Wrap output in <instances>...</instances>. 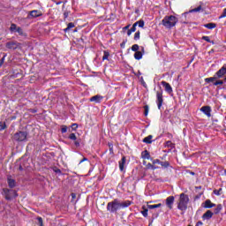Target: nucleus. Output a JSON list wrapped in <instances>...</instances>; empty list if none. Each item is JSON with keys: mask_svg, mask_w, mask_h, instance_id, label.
<instances>
[{"mask_svg": "<svg viewBox=\"0 0 226 226\" xmlns=\"http://www.w3.org/2000/svg\"><path fill=\"white\" fill-rule=\"evenodd\" d=\"M152 139H153V136L149 135L148 137H146L143 139V142H145L146 144H151V142H153Z\"/></svg>", "mask_w": 226, "mask_h": 226, "instance_id": "obj_23", "label": "nucleus"}, {"mask_svg": "<svg viewBox=\"0 0 226 226\" xmlns=\"http://www.w3.org/2000/svg\"><path fill=\"white\" fill-rule=\"evenodd\" d=\"M37 220L40 223V226H43V219L41 217H38Z\"/></svg>", "mask_w": 226, "mask_h": 226, "instance_id": "obj_39", "label": "nucleus"}, {"mask_svg": "<svg viewBox=\"0 0 226 226\" xmlns=\"http://www.w3.org/2000/svg\"><path fill=\"white\" fill-rule=\"evenodd\" d=\"M156 207H162V204H156V205H149V202H147V208L148 209H156Z\"/></svg>", "mask_w": 226, "mask_h": 226, "instance_id": "obj_22", "label": "nucleus"}, {"mask_svg": "<svg viewBox=\"0 0 226 226\" xmlns=\"http://www.w3.org/2000/svg\"><path fill=\"white\" fill-rule=\"evenodd\" d=\"M142 209L143 211H141V214L143 215V216H145V218H147L148 210L147 208H146V207H142Z\"/></svg>", "mask_w": 226, "mask_h": 226, "instance_id": "obj_25", "label": "nucleus"}, {"mask_svg": "<svg viewBox=\"0 0 226 226\" xmlns=\"http://www.w3.org/2000/svg\"><path fill=\"white\" fill-rule=\"evenodd\" d=\"M86 161H87V159L84 158L82 161H80V163H82V162H86Z\"/></svg>", "mask_w": 226, "mask_h": 226, "instance_id": "obj_51", "label": "nucleus"}, {"mask_svg": "<svg viewBox=\"0 0 226 226\" xmlns=\"http://www.w3.org/2000/svg\"><path fill=\"white\" fill-rule=\"evenodd\" d=\"M3 192L6 200H11V199H15L19 195L15 190L4 189Z\"/></svg>", "mask_w": 226, "mask_h": 226, "instance_id": "obj_4", "label": "nucleus"}, {"mask_svg": "<svg viewBox=\"0 0 226 226\" xmlns=\"http://www.w3.org/2000/svg\"><path fill=\"white\" fill-rule=\"evenodd\" d=\"M140 39V32H137L134 35V40H139Z\"/></svg>", "mask_w": 226, "mask_h": 226, "instance_id": "obj_33", "label": "nucleus"}, {"mask_svg": "<svg viewBox=\"0 0 226 226\" xmlns=\"http://www.w3.org/2000/svg\"><path fill=\"white\" fill-rule=\"evenodd\" d=\"M203 27H207V29H215V27H216V24L215 23L205 24L203 25Z\"/></svg>", "mask_w": 226, "mask_h": 226, "instance_id": "obj_20", "label": "nucleus"}, {"mask_svg": "<svg viewBox=\"0 0 226 226\" xmlns=\"http://www.w3.org/2000/svg\"><path fill=\"white\" fill-rule=\"evenodd\" d=\"M6 56H4L1 60H0V68L1 66H3V64H4V59H5Z\"/></svg>", "mask_w": 226, "mask_h": 226, "instance_id": "obj_40", "label": "nucleus"}, {"mask_svg": "<svg viewBox=\"0 0 226 226\" xmlns=\"http://www.w3.org/2000/svg\"><path fill=\"white\" fill-rule=\"evenodd\" d=\"M226 17V9L223 10L222 14L221 15V19H223Z\"/></svg>", "mask_w": 226, "mask_h": 226, "instance_id": "obj_43", "label": "nucleus"}, {"mask_svg": "<svg viewBox=\"0 0 226 226\" xmlns=\"http://www.w3.org/2000/svg\"><path fill=\"white\" fill-rule=\"evenodd\" d=\"M130 26L131 25H127V26H124L123 29H130Z\"/></svg>", "mask_w": 226, "mask_h": 226, "instance_id": "obj_47", "label": "nucleus"}, {"mask_svg": "<svg viewBox=\"0 0 226 226\" xmlns=\"http://www.w3.org/2000/svg\"><path fill=\"white\" fill-rule=\"evenodd\" d=\"M222 211V205H218L217 207L215 209V215H218Z\"/></svg>", "mask_w": 226, "mask_h": 226, "instance_id": "obj_28", "label": "nucleus"}, {"mask_svg": "<svg viewBox=\"0 0 226 226\" xmlns=\"http://www.w3.org/2000/svg\"><path fill=\"white\" fill-rule=\"evenodd\" d=\"M132 50L133 52H138V50H139V46H138L137 44L132 45Z\"/></svg>", "mask_w": 226, "mask_h": 226, "instance_id": "obj_30", "label": "nucleus"}, {"mask_svg": "<svg viewBox=\"0 0 226 226\" xmlns=\"http://www.w3.org/2000/svg\"><path fill=\"white\" fill-rule=\"evenodd\" d=\"M215 80H216V77L205 79V82H215Z\"/></svg>", "mask_w": 226, "mask_h": 226, "instance_id": "obj_27", "label": "nucleus"}, {"mask_svg": "<svg viewBox=\"0 0 226 226\" xmlns=\"http://www.w3.org/2000/svg\"><path fill=\"white\" fill-rule=\"evenodd\" d=\"M177 18L176 16H165L164 19H162V26L164 27H174L176 24H177Z\"/></svg>", "mask_w": 226, "mask_h": 226, "instance_id": "obj_2", "label": "nucleus"}, {"mask_svg": "<svg viewBox=\"0 0 226 226\" xmlns=\"http://www.w3.org/2000/svg\"><path fill=\"white\" fill-rule=\"evenodd\" d=\"M41 11L34 10L28 12L27 19H36L37 17H41Z\"/></svg>", "mask_w": 226, "mask_h": 226, "instance_id": "obj_8", "label": "nucleus"}, {"mask_svg": "<svg viewBox=\"0 0 226 226\" xmlns=\"http://www.w3.org/2000/svg\"><path fill=\"white\" fill-rule=\"evenodd\" d=\"M132 33H135V29H133V30H129V31L127 32L128 36H130V35L132 34Z\"/></svg>", "mask_w": 226, "mask_h": 226, "instance_id": "obj_45", "label": "nucleus"}, {"mask_svg": "<svg viewBox=\"0 0 226 226\" xmlns=\"http://www.w3.org/2000/svg\"><path fill=\"white\" fill-rule=\"evenodd\" d=\"M72 199H75L77 196L75 195V193H72Z\"/></svg>", "mask_w": 226, "mask_h": 226, "instance_id": "obj_50", "label": "nucleus"}, {"mask_svg": "<svg viewBox=\"0 0 226 226\" xmlns=\"http://www.w3.org/2000/svg\"><path fill=\"white\" fill-rule=\"evenodd\" d=\"M141 53H143L144 54V48H142V52Z\"/></svg>", "mask_w": 226, "mask_h": 226, "instance_id": "obj_53", "label": "nucleus"}, {"mask_svg": "<svg viewBox=\"0 0 226 226\" xmlns=\"http://www.w3.org/2000/svg\"><path fill=\"white\" fill-rule=\"evenodd\" d=\"M174 196H170L166 199V205L170 209H172V204H174Z\"/></svg>", "mask_w": 226, "mask_h": 226, "instance_id": "obj_12", "label": "nucleus"}, {"mask_svg": "<svg viewBox=\"0 0 226 226\" xmlns=\"http://www.w3.org/2000/svg\"><path fill=\"white\" fill-rule=\"evenodd\" d=\"M223 85V81L222 80H217L214 83V86H222Z\"/></svg>", "mask_w": 226, "mask_h": 226, "instance_id": "obj_32", "label": "nucleus"}, {"mask_svg": "<svg viewBox=\"0 0 226 226\" xmlns=\"http://www.w3.org/2000/svg\"><path fill=\"white\" fill-rule=\"evenodd\" d=\"M6 56H4L1 60H0V68L1 66H3V64H4V59H5Z\"/></svg>", "mask_w": 226, "mask_h": 226, "instance_id": "obj_41", "label": "nucleus"}, {"mask_svg": "<svg viewBox=\"0 0 226 226\" xmlns=\"http://www.w3.org/2000/svg\"><path fill=\"white\" fill-rule=\"evenodd\" d=\"M216 205L213 202L210 201V200H207L204 202L203 207H205V209H211V207H215Z\"/></svg>", "mask_w": 226, "mask_h": 226, "instance_id": "obj_11", "label": "nucleus"}, {"mask_svg": "<svg viewBox=\"0 0 226 226\" xmlns=\"http://www.w3.org/2000/svg\"><path fill=\"white\" fill-rule=\"evenodd\" d=\"M144 158H147V160H149L151 158V156L149 155V153H147V151H145Z\"/></svg>", "mask_w": 226, "mask_h": 226, "instance_id": "obj_38", "label": "nucleus"}, {"mask_svg": "<svg viewBox=\"0 0 226 226\" xmlns=\"http://www.w3.org/2000/svg\"><path fill=\"white\" fill-rule=\"evenodd\" d=\"M103 100V96L95 95L90 98V102H94V103H100Z\"/></svg>", "mask_w": 226, "mask_h": 226, "instance_id": "obj_14", "label": "nucleus"}, {"mask_svg": "<svg viewBox=\"0 0 226 226\" xmlns=\"http://www.w3.org/2000/svg\"><path fill=\"white\" fill-rule=\"evenodd\" d=\"M16 26L15 25H11V29H16Z\"/></svg>", "mask_w": 226, "mask_h": 226, "instance_id": "obj_49", "label": "nucleus"}, {"mask_svg": "<svg viewBox=\"0 0 226 226\" xmlns=\"http://www.w3.org/2000/svg\"><path fill=\"white\" fill-rule=\"evenodd\" d=\"M200 10H202V6H198L197 8H194L192 10L189 11V13H193V12H197V11H200Z\"/></svg>", "mask_w": 226, "mask_h": 226, "instance_id": "obj_24", "label": "nucleus"}, {"mask_svg": "<svg viewBox=\"0 0 226 226\" xmlns=\"http://www.w3.org/2000/svg\"><path fill=\"white\" fill-rule=\"evenodd\" d=\"M55 172H56V174H61V170H59V169L55 170Z\"/></svg>", "mask_w": 226, "mask_h": 226, "instance_id": "obj_46", "label": "nucleus"}, {"mask_svg": "<svg viewBox=\"0 0 226 226\" xmlns=\"http://www.w3.org/2000/svg\"><path fill=\"white\" fill-rule=\"evenodd\" d=\"M142 56H144L143 53L140 51H136L134 54V58L137 59V61H140V59H142Z\"/></svg>", "mask_w": 226, "mask_h": 226, "instance_id": "obj_19", "label": "nucleus"}, {"mask_svg": "<svg viewBox=\"0 0 226 226\" xmlns=\"http://www.w3.org/2000/svg\"><path fill=\"white\" fill-rule=\"evenodd\" d=\"M131 204L132 203L130 201H124V202L119 203L120 209H123L124 207H128V206H131Z\"/></svg>", "mask_w": 226, "mask_h": 226, "instance_id": "obj_21", "label": "nucleus"}, {"mask_svg": "<svg viewBox=\"0 0 226 226\" xmlns=\"http://www.w3.org/2000/svg\"><path fill=\"white\" fill-rule=\"evenodd\" d=\"M149 114V106H145V116H147Z\"/></svg>", "mask_w": 226, "mask_h": 226, "instance_id": "obj_37", "label": "nucleus"}, {"mask_svg": "<svg viewBox=\"0 0 226 226\" xmlns=\"http://www.w3.org/2000/svg\"><path fill=\"white\" fill-rule=\"evenodd\" d=\"M190 202V197L188 194L181 193L179 195L177 209L180 211H186L188 209V203Z\"/></svg>", "mask_w": 226, "mask_h": 226, "instance_id": "obj_1", "label": "nucleus"}, {"mask_svg": "<svg viewBox=\"0 0 226 226\" xmlns=\"http://www.w3.org/2000/svg\"><path fill=\"white\" fill-rule=\"evenodd\" d=\"M4 128H6V125H4V126L2 127V130H4Z\"/></svg>", "mask_w": 226, "mask_h": 226, "instance_id": "obj_52", "label": "nucleus"}, {"mask_svg": "<svg viewBox=\"0 0 226 226\" xmlns=\"http://www.w3.org/2000/svg\"><path fill=\"white\" fill-rule=\"evenodd\" d=\"M72 130H77V128H79V124H72Z\"/></svg>", "mask_w": 226, "mask_h": 226, "instance_id": "obj_42", "label": "nucleus"}, {"mask_svg": "<svg viewBox=\"0 0 226 226\" xmlns=\"http://www.w3.org/2000/svg\"><path fill=\"white\" fill-rule=\"evenodd\" d=\"M223 75H226V65L222 66L217 72L216 77L217 79H222Z\"/></svg>", "mask_w": 226, "mask_h": 226, "instance_id": "obj_10", "label": "nucleus"}, {"mask_svg": "<svg viewBox=\"0 0 226 226\" xmlns=\"http://www.w3.org/2000/svg\"><path fill=\"white\" fill-rule=\"evenodd\" d=\"M121 47H124V44H122V45H121Z\"/></svg>", "mask_w": 226, "mask_h": 226, "instance_id": "obj_54", "label": "nucleus"}, {"mask_svg": "<svg viewBox=\"0 0 226 226\" xmlns=\"http://www.w3.org/2000/svg\"><path fill=\"white\" fill-rule=\"evenodd\" d=\"M147 169H152V170H156V167H154L153 164H151V163H148L147 165Z\"/></svg>", "mask_w": 226, "mask_h": 226, "instance_id": "obj_35", "label": "nucleus"}, {"mask_svg": "<svg viewBox=\"0 0 226 226\" xmlns=\"http://www.w3.org/2000/svg\"><path fill=\"white\" fill-rule=\"evenodd\" d=\"M68 132V127L66 125L62 126V133H66Z\"/></svg>", "mask_w": 226, "mask_h": 226, "instance_id": "obj_34", "label": "nucleus"}, {"mask_svg": "<svg viewBox=\"0 0 226 226\" xmlns=\"http://www.w3.org/2000/svg\"><path fill=\"white\" fill-rule=\"evenodd\" d=\"M137 27H144V21L139 20L135 22L131 27V29H137Z\"/></svg>", "mask_w": 226, "mask_h": 226, "instance_id": "obj_15", "label": "nucleus"}, {"mask_svg": "<svg viewBox=\"0 0 226 226\" xmlns=\"http://www.w3.org/2000/svg\"><path fill=\"white\" fill-rule=\"evenodd\" d=\"M69 139H71V140H77V136L75 133H71Z\"/></svg>", "mask_w": 226, "mask_h": 226, "instance_id": "obj_31", "label": "nucleus"}, {"mask_svg": "<svg viewBox=\"0 0 226 226\" xmlns=\"http://www.w3.org/2000/svg\"><path fill=\"white\" fill-rule=\"evenodd\" d=\"M153 163L155 164V163H160V160H154L153 161Z\"/></svg>", "mask_w": 226, "mask_h": 226, "instance_id": "obj_48", "label": "nucleus"}, {"mask_svg": "<svg viewBox=\"0 0 226 226\" xmlns=\"http://www.w3.org/2000/svg\"><path fill=\"white\" fill-rule=\"evenodd\" d=\"M201 112L205 114V116H207V117H211V107L209 106H204L200 109Z\"/></svg>", "mask_w": 226, "mask_h": 226, "instance_id": "obj_9", "label": "nucleus"}, {"mask_svg": "<svg viewBox=\"0 0 226 226\" xmlns=\"http://www.w3.org/2000/svg\"><path fill=\"white\" fill-rule=\"evenodd\" d=\"M162 86H163L167 93H172V87H170V84L167 83L166 81H162Z\"/></svg>", "mask_w": 226, "mask_h": 226, "instance_id": "obj_13", "label": "nucleus"}, {"mask_svg": "<svg viewBox=\"0 0 226 226\" xmlns=\"http://www.w3.org/2000/svg\"><path fill=\"white\" fill-rule=\"evenodd\" d=\"M202 40H205V41H211V40H209V37H207V36H203L202 37Z\"/></svg>", "mask_w": 226, "mask_h": 226, "instance_id": "obj_44", "label": "nucleus"}, {"mask_svg": "<svg viewBox=\"0 0 226 226\" xmlns=\"http://www.w3.org/2000/svg\"><path fill=\"white\" fill-rule=\"evenodd\" d=\"M109 56H110V54L108 51H104V55L102 56V61L109 59Z\"/></svg>", "mask_w": 226, "mask_h": 226, "instance_id": "obj_26", "label": "nucleus"}, {"mask_svg": "<svg viewBox=\"0 0 226 226\" xmlns=\"http://www.w3.org/2000/svg\"><path fill=\"white\" fill-rule=\"evenodd\" d=\"M13 139L16 140V142H25V140H27V132H16L13 136Z\"/></svg>", "mask_w": 226, "mask_h": 226, "instance_id": "obj_5", "label": "nucleus"}, {"mask_svg": "<svg viewBox=\"0 0 226 226\" xmlns=\"http://www.w3.org/2000/svg\"><path fill=\"white\" fill-rule=\"evenodd\" d=\"M6 49L11 50H16V49H20V43L15 41H9L5 44Z\"/></svg>", "mask_w": 226, "mask_h": 226, "instance_id": "obj_7", "label": "nucleus"}, {"mask_svg": "<svg viewBox=\"0 0 226 226\" xmlns=\"http://www.w3.org/2000/svg\"><path fill=\"white\" fill-rule=\"evenodd\" d=\"M75 27V25L73 23H69L67 26V29H73Z\"/></svg>", "mask_w": 226, "mask_h": 226, "instance_id": "obj_36", "label": "nucleus"}, {"mask_svg": "<svg viewBox=\"0 0 226 226\" xmlns=\"http://www.w3.org/2000/svg\"><path fill=\"white\" fill-rule=\"evenodd\" d=\"M13 31H14V33H17L18 34L24 35V30H22V29H16Z\"/></svg>", "mask_w": 226, "mask_h": 226, "instance_id": "obj_29", "label": "nucleus"}, {"mask_svg": "<svg viewBox=\"0 0 226 226\" xmlns=\"http://www.w3.org/2000/svg\"><path fill=\"white\" fill-rule=\"evenodd\" d=\"M7 181H8V185H9L10 188H15L16 183H15V180L13 178L9 177L7 178Z\"/></svg>", "mask_w": 226, "mask_h": 226, "instance_id": "obj_18", "label": "nucleus"}, {"mask_svg": "<svg viewBox=\"0 0 226 226\" xmlns=\"http://www.w3.org/2000/svg\"><path fill=\"white\" fill-rule=\"evenodd\" d=\"M157 98V105L158 109H162V105H163V90H160L156 92Z\"/></svg>", "mask_w": 226, "mask_h": 226, "instance_id": "obj_6", "label": "nucleus"}, {"mask_svg": "<svg viewBox=\"0 0 226 226\" xmlns=\"http://www.w3.org/2000/svg\"><path fill=\"white\" fill-rule=\"evenodd\" d=\"M126 164V157H123L119 162V169L123 172L124 170V165Z\"/></svg>", "mask_w": 226, "mask_h": 226, "instance_id": "obj_16", "label": "nucleus"}, {"mask_svg": "<svg viewBox=\"0 0 226 226\" xmlns=\"http://www.w3.org/2000/svg\"><path fill=\"white\" fill-rule=\"evenodd\" d=\"M204 220H209L210 218H213V212L211 210H207L204 215H203Z\"/></svg>", "mask_w": 226, "mask_h": 226, "instance_id": "obj_17", "label": "nucleus"}, {"mask_svg": "<svg viewBox=\"0 0 226 226\" xmlns=\"http://www.w3.org/2000/svg\"><path fill=\"white\" fill-rule=\"evenodd\" d=\"M107 209L110 213H116V211L121 209V205L119 204L117 200H115L114 201L108 203Z\"/></svg>", "mask_w": 226, "mask_h": 226, "instance_id": "obj_3", "label": "nucleus"}]
</instances>
